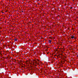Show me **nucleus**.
<instances>
[{
	"instance_id": "nucleus-1",
	"label": "nucleus",
	"mask_w": 78,
	"mask_h": 78,
	"mask_svg": "<svg viewBox=\"0 0 78 78\" xmlns=\"http://www.w3.org/2000/svg\"><path fill=\"white\" fill-rule=\"evenodd\" d=\"M32 62L33 63V64H36V63L37 62L35 60H33L32 61Z\"/></svg>"
},
{
	"instance_id": "nucleus-3",
	"label": "nucleus",
	"mask_w": 78,
	"mask_h": 78,
	"mask_svg": "<svg viewBox=\"0 0 78 78\" xmlns=\"http://www.w3.org/2000/svg\"><path fill=\"white\" fill-rule=\"evenodd\" d=\"M49 43H51V40H49Z\"/></svg>"
},
{
	"instance_id": "nucleus-2",
	"label": "nucleus",
	"mask_w": 78,
	"mask_h": 78,
	"mask_svg": "<svg viewBox=\"0 0 78 78\" xmlns=\"http://www.w3.org/2000/svg\"><path fill=\"white\" fill-rule=\"evenodd\" d=\"M71 39H75V36H72L71 37Z\"/></svg>"
},
{
	"instance_id": "nucleus-4",
	"label": "nucleus",
	"mask_w": 78,
	"mask_h": 78,
	"mask_svg": "<svg viewBox=\"0 0 78 78\" xmlns=\"http://www.w3.org/2000/svg\"><path fill=\"white\" fill-rule=\"evenodd\" d=\"M72 7H71V9H72Z\"/></svg>"
}]
</instances>
